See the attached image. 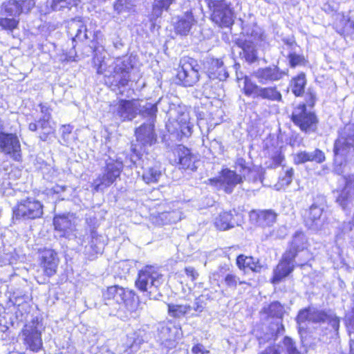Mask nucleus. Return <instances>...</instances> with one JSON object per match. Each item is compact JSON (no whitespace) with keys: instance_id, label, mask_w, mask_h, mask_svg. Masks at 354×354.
Wrapping results in <instances>:
<instances>
[{"instance_id":"1","label":"nucleus","mask_w":354,"mask_h":354,"mask_svg":"<svg viewBox=\"0 0 354 354\" xmlns=\"http://www.w3.org/2000/svg\"><path fill=\"white\" fill-rule=\"evenodd\" d=\"M133 68L129 58L117 59L106 67V63L103 61L100 64L97 73L104 75L105 83L112 90L121 86H125L130 81V72Z\"/></svg>"},{"instance_id":"2","label":"nucleus","mask_w":354,"mask_h":354,"mask_svg":"<svg viewBox=\"0 0 354 354\" xmlns=\"http://www.w3.org/2000/svg\"><path fill=\"white\" fill-rule=\"evenodd\" d=\"M165 281L162 274L147 266L139 272L136 286L150 299H158L161 296L160 288Z\"/></svg>"},{"instance_id":"3","label":"nucleus","mask_w":354,"mask_h":354,"mask_svg":"<svg viewBox=\"0 0 354 354\" xmlns=\"http://www.w3.org/2000/svg\"><path fill=\"white\" fill-rule=\"evenodd\" d=\"M353 151H354V127L346 126L334 145L335 163L339 164L335 166V170L338 174L344 172L342 168V158Z\"/></svg>"},{"instance_id":"4","label":"nucleus","mask_w":354,"mask_h":354,"mask_svg":"<svg viewBox=\"0 0 354 354\" xmlns=\"http://www.w3.org/2000/svg\"><path fill=\"white\" fill-rule=\"evenodd\" d=\"M122 169V161L111 158L106 160L102 174H100L92 183L94 190L95 192L102 191L112 185L120 176Z\"/></svg>"},{"instance_id":"5","label":"nucleus","mask_w":354,"mask_h":354,"mask_svg":"<svg viewBox=\"0 0 354 354\" xmlns=\"http://www.w3.org/2000/svg\"><path fill=\"white\" fill-rule=\"evenodd\" d=\"M277 214L271 209L252 210L250 212V218L257 227L254 230L260 241H264L272 234L271 226L276 222Z\"/></svg>"},{"instance_id":"6","label":"nucleus","mask_w":354,"mask_h":354,"mask_svg":"<svg viewBox=\"0 0 354 354\" xmlns=\"http://www.w3.org/2000/svg\"><path fill=\"white\" fill-rule=\"evenodd\" d=\"M297 255L309 257L307 250L302 249L299 251L297 245H291L290 249L283 255L282 260L274 271V276L272 280L273 283H279L282 279L287 277L293 270V259Z\"/></svg>"},{"instance_id":"7","label":"nucleus","mask_w":354,"mask_h":354,"mask_svg":"<svg viewBox=\"0 0 354 354\" xmlns=\"http://www.w3.org/2000/svg\"><path fill=\"white\" fill-rule=\"evenodd\" d=\"M103 295L105 299H113L129 311L135 310L138 304V298L132 290L118 286L109 287Z\"/></svg>"},{"instance_id":"8","label":"nucleus","mask_w":354,"mask_h":354,"mask_svg":"<svg viewBox=\"0 0 354 354\" xmlns=\"http://www.w3.org/2000/svg\"><path fill=\"white\" fill-rule=\"evenodd\" d=\"M199 68L196 60L191 57H183L180 61L177 79L184 86H192L199 80Z\"/></svg>"},{"instance_id":"9","label":"nucleus","mask_w":354,"mask_h":354,"mask_svg":"<svg viewBox=\"0 0 354 354\" xmlns=\"http://www.w3.org/2000/svg\"><path fill=\"white\" fill-rule=\"evenodd\" d=\"M43 205L40 201L27 198L18 203L13 209L17 219H35L43 215Z\"/></svg>"},{"instance_id":"10","label":"nucleus","mask_w":354,"mask_h":354,"mask_svg":"<svg viewBox=\"0 0 354 354\" xmlns=\"http://www.w3.org/2000/svg\"><path fill=\"white\" fill-rule=\"evenodd\" d=\"M244 93L253 98H261L272 102H281L282 95L276 86L262 87L245 79Z\"/></svg>"},{"instance_id":"11","label":"nucleus","mask_w":354,"mask_h":354,"mask_svg":"<svg viewBox=\"0 0 354 354\" xmlns=\"http://www.w3.org/2000/svg\"><path fill=\"white\" fill-rule=\"evenodd\" d=\"M292 121L305 132L315 131L317 128V118L314 113L307 111L304 104H299L292 113Z\"/></svg>"},{"instance_id":"12","label":"nucleus","mask_w":354,"mask_h":354,"mask_svg":"<svg viewBox=\"0 0 354 354\" xmlns=\"http://www.w3.org/2000/svg\"><path fill=\"white\" fill-rule=\"evenodd\" d=\"M203 1L209 8L213 7L212 19L216 24L228 27L233 24L232 11L225 1Z\"/></svg>"},{"instance_id":"13","label":"nucleus","mask_w":354,"mask_h":354,"mask_svg":"<svg viewBox=\"0 0 354 354\" xmlns=\"http://www.w3.org/2000/svg\"><path fill=\"white\" fill-rule=\"evenodd\" d=\"M0 152L9 156L14 160H21V145L15 133L0 131Z\"/></svg>"},{"instance_id":"14","label":"nucleus","mask_w":354,"mask_h":354,"mask_svg":"<svg viewBox=\"0 0 354 354\" xmlns=\"http://www.w3.org/2000/svg\"><path fill=\"white\" fill-rule=\"evenodd\" d=\"M286 75V71L281 70L276 65L259 68L252 73V76L261 84H268L279 81Z\"/></svg>"},{"instance_id":"15","label":"nucleus","mask_w":354,"mask_h":354,"mask_svg":"<svg viewBox=\"0 0 354 354\" xmlns=\"http://www.w3.org/2000/svg\"><path fill=\"white\" fill-rule=\"evenodd\" d=\"M209 184L221 187L226 193H232L234 187L243 182L241 176L230 169H224L218 178L208 179Z\"/></svg>"},{"instance_id":"16","label":"nucleus","mask_w":354,"mask_h":354,"mask_svg":"<svg viewBox=\"0 0 354 354\" xmlns=\"http://www.w3.org/2000/svg\"><path fill=\"white\" fill-rule=\"evenodd\" d=\"M114 112L122 120H131L141 107L138 100H121L114 106Z\"/></svg>"},{"instance_id":"17","label":"nucleus","mask_w":354,"mask_h":354,"mask_svg":"<svg viewBox=\"0 0 354 354\" xmlns=\"http://www.w3.org/2000/svg\"><path fill=\"white\" fill-rule=\"evenodd\" d=\"M37 319H33L30 323L26 324L23 330V335L26 344L33 351H37L42 346L41 332L38 328Z\"/></svg>"},{"instance_id":"18","label":"nucleus","mask_w":354,"mask_h":354,"mask_svg":"<svg viewBox=\"0 0 354 354\" xmlns=\"http://www.w3.org/2000/svg\"><path fill=\"white\" fill-rule=\"evenodd\" d=\"M243 215L235 210L223 212L215 219V226L220 230H226L243 223Z\"/></svg>"},{"instance_id":"19","label":"nucleus","mask_w":354,"mask_h":354,"mask_svg":"<svg viewBox=\"0 0 354 354\" xmlns=\"http://www.w3.org/2000/svg\"><path fill=\"white\" fill-rule=\"evenodd\" d=\"M174 153L177 156L178 163L181 165L183 169H189L192 171L196 169V163L198 162V157L189 149L183 145H178L175 149Z\"/></svg>"},{"instance_id":"20","label":"nucleus","mask_w":354,"mask_h":354,"mask_svg":"<svg viewBox=\"0 0 354 354\" xmlns=\"http://www.w3.org/2000/svg\"><path fill=\"white\" fill-rule=\"evenodd\" d=\"M41 258L46 274L48 277L54 275L59 263V258L55 251L50 248H45L41 252Z\"/></svg>"},{"instance_id":"21","label":"nucleus","mask_w":354,"mask_h":354,"mask_svg":"<svg viewBox=\"0 0 354 354\" xmlns=\"http://www.w3.org/2000/svg\"><path fill=\"white\" fill-rule=\"evenodd\" d=\"M257 354H299V352L292 339L286 337L282 344L269 346Z\"/></svg>"},{"instance_id":"22","label":"nucleus","mask_w":354,"mask_h":354,"mask_svg":"<svg viewBox=\"0 0 354 354\" xmlns=\"http://www.w3.org/2000/svg\"><path fill=\"white\" fill-rule=\"evenodd\" d=\"M181 218L182 213L179 210L164 212L151 216L152 223L158 226L176 223Z\"/></svg>"},{"instance_id":"23","label":"nucleus","mask_w":354,"mask_h":354,"mask_svg":"<svg viewBox=\"0 0 354 354\" xmlns=\"http://www.w3.org/2000/svg\"><path fill=\"white\" fill-rule=\"evenodd\" d=\"M137 140L142 145H151L156 141V134L153 131V125L144 124L136 131Z\"/></svg>"},{"instance_id":"24","label":"nucleus","mask_w":354,"mask_h":354,"mask_svg":"<svg viewBox=\"0 0 354 354\" xmlns=\"http://www.w3.org/2000/svg\"><path fill=\"white\" fill-rule=\"evenodd\" d=\"M325 160V155L320 149H315L313 151L307 152L306 151L299 152L294 156V162L295 164H303L308 161H315L317 163H322Z\"/></svg>"},{"instance_id":"25","label":"nucleus","mask_w":354,"mask_h":354,"mask_svg":"<svg viewBox=\"0 0 354 354\" xmlns=\"http://www.w3.org/2000/svg\"><path fill=\"white\" fill-rule=\"evenodd\" d=\"M69 28L70 30H76L75 37L73 38L74 41H84L87 39L93 41L95 37V33L88 30L80 20H73L71 23Z\"/></svg>"},{"instance_id":"26","label":"nucleus","mask_w":354,"mask_h":354,"mask_svg":"<svg viewBox=\"0 0 354 354\" xmlns=\"http://www.w3.org/2000/svg\"><path fill=\"white\" fill-rule=\"evenodd\" d=\"M209 76L210 78L223 81L228 77V73L223 66V62L218 59H213L210 62L208 68Z\"/></svg>"},{"instance_id":"27","label":"nucleus","mask_w":354,"mask_h":354,"mask_svg":"<svg viewBox=\"0 0 354 354\" xmlns=\"http://www.w3.org/2000/svg\"><path fill=\"white\" fill-rule=\"evenodd\" d=\"M195 22L196 21L192 12H185L176 24L175 28L176 32L182 35H187Z\"/></svg>"},{"instance_id":"28","label":"nucleus","mask_w":354,"mask_h":354,"mask_svg":"<svg viewBox=\"0 0 354 354\" xmlns=\"http://www.w3.org/2000/svg\"><path fill=\"white\" fill-rule=\"evenodd\" d=\"M353 199L354 190L352 189V187L349 185V183H346L344 188L338 192V195L336 197V202L343 209L346 210L347 208H349Z\"/></svg>"},{"instance_id":"29","label":"nucleus","mask_w":354,"mask_h":354,"mask_svg":"<svg viewBox=\"0 0 354 354\" xmlns=\"http://www.w3.org/2000/svg\"><path fill=\"white\" fill-rule=\"evenodd\" d=\"M335 28L341 35H351L354 33V22L344 16H338L335 23Z\"/></svg>"},{"instance_id":"30","label":"nucleus","mask_w":354,"mask_h":354,"mask_svg":"<svg viewBox=\"0 0 354 354\" xmlns=\"http://www.w3.org/2000/svg\"><path fill=\"white\" fill-rule=\"evenodd\" d=\"M283 311V306L277 301L270 304L266 310V313L269 316L277 317V319L276 322L277 333H281L284 330L283 326L281 323Z\"/></svg>"},{"instance_id":"31","label":"nucleus","mask_w":354,"mask_h":354,"mask_svg":"<svg viewBox=\"0 0 354 354\" xmlns=\"http://www.w3.org/2000/svg\"><path fill=\"white\" fill-rule=\"evenodd\" d=\"M72 216L69 214L57 215L54 217L53 224L55 229L59 232H64L65 234L68 230H72Z\"/></svg>"},{"instance_id":"32","label":"nucleus","mask_w":354,"mask_h":354,"mask_svg":"<svg viewBox=\"0 0 354 354\" xmlns=\"http://www.w3.org/2000/svg\"><path fill=\"white\" fill-rule=\"evenodd\" d=\"M323 209L316 205H312L307 212L306 223L310 228H317Z\"/></svg>"},{"instance_id":"33","label":"nucleus","mask_w":354,"mask_h":354,"mask_svg":"<svg viewBox=\"0 0 354 354\" xmlns=\"http://www.w3.org/2000/svg\"><path fill=\"white\" fill-rule=\"evenodd\" d=\"M49 115H46L44 118H41L38 120L39 129L41 131L39 139L44 142L48 140L50 135L54 133V128L50 123Z\"/></svg>"},{"instance_id":"34","label":"nucleus","mask_w":354,"mask_h":354,"mask_svg":"<svg viewBox=\"0 0 354 354\" xmlns=\"http://www.w3.org/2000/svg\"><path fill=\"white\" fill-rule=\"evenodd\" d=\"M162 176V171L159 165H153L146 168L142 174L144 181L147 183H158Z\"/></svg>"},{"instance_id":"35","label":"nucleus","mask_w":354,"mask_h":354,"mask_svg":"<svg viewBox=\"0 0 354 354\" xmlns=\"http://www.w3.org/2000/svg\"><path fill=\"white\" fill-rule=\"evenodd\" d=\"M167 306L169 315L175 318L183 317L192 310V306L187 304H169Z\"/></svg>"},{"instance_id":"36","label":"nucleus","mask_w":354,"mask_h":354,"mask_svg":"<svg viewBox=\"0 0 354 354\" xmlns=\"http://www.w3.org/2000/svg\"><path fill=\"white\" fill-rule=\"evenodd\" d=\"M306 79L304 73H301L291 80V90L295 96H301L304 93Z\"/></svg>"},{"instance_id":"37","label":"nucleus","mask_w":354,"mask_h":354,"mask_svg":"<svg viewBox=\"0 0 354 354\" xmlns=\"http://www.w3.org/2000/svg\"><path fill=\"white\" fill-rule=\"evenodd\" d=\"M2 10L10 17L19 16L22 12L21 4L17 0H8L2 4Z\"/></svg>"},{"instance_id":"38","label":"nucleus","mask_w":354,"mask_h":354,"mask_svg":"<svg viewBox=\"0 0 354 354\" xmlns=\"http://www.w3.org/2000/svg\"><path fill=\"white\" fill-rule=\"evenodd\" d=\"M79 0H47L46 6L51 10L59 11L64 8L70 9L73 6H77Z\"/></svg>"},{"instance_id":"39","label":"nucleus","mask_w":354,"mask_h":354,"mask_svg":"<svg viewBox=\"0 0 354 354\" xmlns=\"http://www.w3.org/2000/svg\"><path fill=\"white\" fill-rule=\"evenodd\" d=\"M176 0H154L152 10L153 18L161 17L162 11H168L171 5L175 3Z\"/></svg>"},{"instance_id":"40","label":"nucleus","mask_w":354,"mask_h":354,"mask_svg":"<svg viewBox=\"0 0 354 354\" xmlns=\"http://www.w3.org/2000/svg\"><path fill=\"white\" fill-rule=\"evenodd\" d=\"M162 337L167 341H176L182 336V330L180 327L171 325L162 327L161 330Z\"/></svg>"},{"instance_id":"41","label":"nucleus","mask_w":354,"mask_h":354,"mask_svg":"<svg viewBox=\"0 0 354 354\" xmlns=\"http://www.w3.org/2000/svg\"><path fill=\"white\" fill-rule=\"evenodd\" d=\"M243 54L246 62L254 63L258 59L257 50L253 43L245 42L243 45Z\"/></svg>"},{"instance_id":"42","label":"nucleus","mask_w":354,"mask_h":354,"mask_svg":"<svg viewBox=\"0 0 354 354\" xmlns=\"http://www.w3.org/2000/svg\"><path fill=\"white\" fill-rule=\"evenodd\" d=\"M19 22V20L15 19V17H12V18H0V26L1 28L10 32H12L15 28L18 27Z\"/></svg>"},{"instance_id":"43","label":"nucleus","mask_w":354,"mask_h":354,"mask_svg":"<svg viewBox=\"0 0 354 354\" xmlns=\"http://www.w3.org/2000/svg\"><path fill=\"white\" fill-rule=\"evenodd\" d=\"M224 283L228 288L234 290L237 285L245 283V281H241L239 277L232 273H228L225 276Z\"/></svg>"},{"instance_id":"44","label":"nucleus","mask_w":354,"mask_h":354,"mask_svg":"<svg viewBox=\"0 0 354 354\" xmlns=\"http://www.w3.org/2000/svg\"><path fill=\"white\" fill-rule=\"evenodd\" d=\"M140 344V340L136 339L135 333L129 334L127 336V348L124 350V351H129V353L136 352L138 349Z\"/></svg>"},{"instance_id":"45","label":"nucleus","mask_w":354,"mask_h":354,"mask_svg":"<svg viewBox=\"0 0 354 354\" xmlns=\"http://www.w3.org/2000/svg\"><path fill=\"white\" fill-rule=\"evenodd\" d=\"M157 110V106L155 104L147 102L138 111H140L143 116H147L149 117L150 119L153 120L156 117Z\"/></svg>"},{"instance_id":"46","label":"nucleus","mask_w":354,"mask_h":354,"mask_svg":"<svg viewBox=\"0 0 354 354\" xmlns=\"http://www.w3.org/2000/svg\"><path fill=\"white\" fill-rule=\"evenodd\" d=\"M329 319V315L325 313L315 309H311L310 320L312 322H326Z\"/></svg>"},{"instance_id":"47","label":"nucleus","mask_w":354,"mask_h":354,"mask_svg":"<svg viewBox=\"0 0 354 354\" xmlns=\"http://www.w3.org/2000/svg\"><path fill=\"white\" fill-rule=\"evenodd\" d=\"M102 248H99L97 245H85L84 252L88 259H93L95 255L101 253Z\"/></svg>"},{"instance_id":"48","label":"nucleus","mask_w":354,"mask_h":354,"mask_svg":"<svg viewBox=\"0 0 354 354\" xmlns=\"http://www.w3.org/2000/svg\"><path fill=\"white\" fill-rule=\"evenodd\" d=\"M310 315L311 309L310 308L302 310L299 313V315H297V322L299 330L304 328V326H301L303 323H304L306 321L310 322Z\"/></svg>"},{"instance_id":"49","label":"nucleus","mask_w":354,"mask_h":354,"mask_svg":"<svg viewBox=\"0 0 354 354\" xmlns=\"http://www.w3.org/2000/svg\"><path fill=\"white\" fill-rule=\"evenodd\" d=\"M132 6L131 0H117L114 4V9L120 13L131 9Z\"/></svg>"},{"instance_id":"50","label":"nucleus","mask_w":354,"mask_h":354,"mask_svg":"<svg viewBox=\"0 0 354 354\" xmlns=\"http://www.w3.org/2000/svg\"><path fill=\"white\" fill-rule=\"evenodd\" d=\"M290 66L292 68H295L297 66L301 65L304 63V58L303 56L296 54L295 53H291L288 56Z\"/></svg>"},{"instance_id":"51","label":"nucleus","mask_w":354,"mask_h":354,"mask_svg":"<svg viewBox=\"0 0 354 354\" xmlns=\"http://www.w3.org/2000/svg\"><path fill=\"white\" fill-rule=\"evenodd\" d=\"M245 262V268H248L254 272H259L262 268V266L255 262L252 257H246Z\"/></svg>"},{"instance_id":"52","label":"nucleus","mask_w":354,"mask_h":354,"mask_svg":"<svg viewBox=\"0 0 354 354\" xmlns=\"http://www.w3.org/2000/svg\"><path fill=\"white\" fill-rule=\"evenodd\" d=\"M293 174H294V171L292 168L288 169L285 172V175L282 178H280V182H281V185L282 186L289 185L292 180Z\"/></svg>"},{"instance_id":"53","label":"nucleus","mask_w":354,"mask_h":354,"mask_svg":"<svg viewBox=\"0 0 354 354\" xmlns=\"http://www.w3.org/2000/svg\"><path fill=\"white\" fill-rule=\"evenodd\" d=\"M185 109V108L179 107L178 111L179 115L176 117V121L183 124H185L189 120L188 114Z\"/></svg>"},{"instance_id":"54","label":"nucleus","mask_w":354,"mask_h":354,"mask_svg":"<svg viewBox=\"0 0 354 354\" xmlns=\"http://www.w3.org/2000/svg\"><path fill=\"white\" fill-rule=\"evenodd\" d=\"M21 4L22 12H29L35 4L34 0H23L19 1Z\"/></svg>"},{"instance_id":"55","label":"nucleus","mask_w":354,"mask_h":354,"mask_svg":"<svg viewBox=\"0 0 354 354\" xmlns=\"http://www.w3.org/2000/svg\"><path fill=\"white\" fill-rule=\"evenodd\" d=\"M192 354H208L207 351L203 344H197L194 345L192 348Z\"/></svg>"},{"instance_id":"56","label":"nucleus","mask_w":354,"mask_h":354,"mask_svg":"<svg viewBox=\"0 0 354 354\" xmlns=\"http://www.w3.org/2000/svg\"><path fill=\"white\" fill-rule=\"evenodd\" d=\"M306 241L305 235L302 232L297 231L292 236V243H299Z\"/></svg>"},{"instance_id":"57","label":"nucleus","mask_w":354,"mask_h":354,"mask_svg":"<svg viewBox=\"0 0 354 354\" xmlns=\"http://www.w3.org/2000/svg\"><path fill=\"white\" fill-rule=\"evenodd\" d=\"M273 160V165L274 167H277L280 165L283 160V156L281 154L280 151H277L275 154L272 156Z\"/></svg>"},{"instance_id":"58","label":"nucleus","mask_w":354,"mask_h":354,"mask_svg":"<svg viewBox=\"0 0 354 354\" xmlns=\"http://www.w3.org/2000/svg\"><path fill=\"white\" fill-rule=\"evenodd\" d=\"M326 322H329L334 330H338L339 326V320L337 317L329 315V319Z\"/></svg>"},{"instance_id":"59","label":"nucleus","mask_w":354,"mask_h":354,"mask_svg":"<svg viewBox=\"0 0 354 354\" xmlns=\"http://www.w3.org/2000/svg\"><path fill=\"white\" fill-rule=\"evenodd\" d=\"M192 308H194V310L196 312H202L203 308H204V303H203V301L201 299L197 298L195 300L194 304V306L192 307Z\"/></svg>"},{"instance_id":"60","label":"nucleus","mask_w":354,"mask_h":354,"mask_svg":"<svg viewBox=\"0 0 354 354\" xmlns=\"http://www.w3.org/2000/svg\"><path fill=\"white\" fill-rule=\"evenodd\" d=\"M185 272L188 277H189L192 281H194L198 277V273L192 267H188L185 268Z\"/></svg>"},{"instance_id":"61","label":"nucleus","mask_w":354,"mask_h":354,"mask_svg":"<svg viewBox=\"0 0 354 354\" xmlns=\"http://www.w3.org/2000/svg\"><path fill=\"white\" fill-rule=\"evenodd\" d=\"M246 256L239 255L236 259V264L240 269L245 268Z\"/></svg>"},{"instance_id":"62","label":"nucleus","mask_w":354,"mask_h":354,"mask_svg":"<svg viewBox=\"0 0 354 354\" xmlns=\"http://www.w3.org/2000/svg\"><path fill=\"white\" fill-rule=\"evenodd\" d=\"M41 113L43 114L41 118H44L46 115H49V119H51V113L50 109L46 104H39Z\"/></svg>"},{"instance_id":"63","label":"nucleus","mask_w":354,"mask_h":354,"mask_svg":"<svg viewBox=\"0 0 354 354\" xmlns=\"http://www.w3.org/2000/svg\"><path fill=\"white\" fill-rule=\"evenodd\" d=\"M72 127L70 125H63L62 127V134L64 139H66V137L68 136V135L72 131Z\"/></svg>"},{"instance_id":"64","label":"nucleus","mask_w":354,"mask_h":354,"mask_svg":"<svg viewBox=\"0 0 354 354\" xmlns=\"http://www.w3.org/2000/svg\"><path fill=\"white\" fill-rule=\"evenodd\" d=\"M307 102L309 104V105L313 106L316 99L315 95L313 93L309 91L307 93Z\"/></svg>"}]
</instances>
